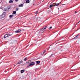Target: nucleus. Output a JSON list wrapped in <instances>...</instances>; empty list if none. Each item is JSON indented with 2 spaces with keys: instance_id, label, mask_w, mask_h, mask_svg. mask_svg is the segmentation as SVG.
Segmentation results:
<instances>
[{
  "instance_id": "obj_27",
  "label": "nucleus",
  "mask_w": 80,
  "mask_h": 80,
  "mask_svg": "<svg viewBox=\"0 0 80 80\" xmlns=\"http://www.w3.org/2000/svg\"><path fill=\"white\" fill-rule=\"evenodd\" d=\"M75 13H77V11H75Z\"/></svg>"
},
{
  "instance_id": "obj_16",
  "label": "nucleus",
  "mask_w": 80,
  "mask_h": 80,
  "mask_svg": "<svg viewBox=\"0 0 80 80\" xmlns=\"http://www.w3.org/2000/svg\"><path fill=\"white\" fill-rule=\"evenodd\" d=\"M13 14H16V11H14L13 12Z\"/></svg>"
},
{
  "instance_id": "obj_6",
  "label": "nucleus",
  "mask_w": 80,
  "mask_h": 80,
  "mask_svg": "<svg viewBox=\"0 0 80 80\" xmlns=\"http://www.w3.org/2000/svg\"><path fill=\"white\" fill-rule=\"evenodd\" d=\"M79 35H77L74 38V39H75V40H76V39H77V38H78V37H79Z\"/></svg>"
},
{
  "instance_id": "obj_15",
  "label": "nucleus",
  "mask_w": 80,
  "mask_h": 80,
  "mask_svg": "<svg viewBox=\"0 0 80 80\" xmlns=\"http://www.w3.org/2000/svg\"><path fill=\"white\" fill-rule=\"evenodd\" d=\"M20 63H22V61L18 62L17 64H20Z\"/></svg>"
},
{
  "instance_id": "obj_7",
  "label": "nucleus",
  "mask_w": 80,
  "mask_h": 80,
  "mask_svg": "<svg viewBox=\"0 0 80 80\" xmlns=\"http://www.w3.org/2000/svg\"><path fill=\"white\" fill-rule=\"evenodd\" d=\"M13 1L12 0H10L9 1V3H13Z\"/></svg>"
},
{
  "instance_id": "obj_14",
  "label": "nucleus",
  "mask_w": 80,
  "mask_h": 80,
  "mask_svg": "<svg viewBox=\"0 0 80 80\" xmlns=\"http://www.w3.org/2000/svg\"><path fill=\"white\" fill-rule=\"evenodd\" d=\"M12 17H13V15H10L9 16L10 18H12Z\"/></svg>"
},
{
  "instance_id": "obj_5",
  "label": "nucleus",
  "mask_w": 80,
  "mask_h": 80,
  "mask_svg": "<svg viewBox=\"0 0 80 80\" xmlns=\"http://www.w3.org/2000/svg\"><path fill=\"white\" fill-rule=\"evenodd\" d=\"M60 5V3H58L55 4V3H53V6H58Z\"/></svg>"
},
{
  "instance_id": "obj_9",
  "label": "nucleus",
  "mask_w": 80,
  "mask_h": 80,
  "mask_svg": "<svg viewBox=\"0 0 80 80\" xmlns=\"http://www.w3.org/2000/svg\"><path fill=\"white\" fill-rule=\"evenodd\" d=\"M8 37V34H6L4 35V38H7V37Z\"/></svg>"
},
{
  "instance_id": "obj_25",
  "label": "nucleus",
  "mask_w": 80,
  "mask_h": 80,
  "mask_svg": "<svg viewBox=\"0 0 80 80\" xmlns=\"http://www.w3.org/2000/svg\"><path fill=\"white\" fill-rule=\"evenodd\" d=\"M15 2H18V0H15Z\"/></svg>"
},
{
  "instance_id": "obj_8",
  "label": "nucleus",
  "mask_w": 80,
  "mask_h": 80,
  "mask_svg": "<svg viewBox=\"0 0 80 80\" xmlns=\"http://www.w3.org/2000/svg\"><path fill=\"white\" fill-rule=\"evenodd\" d=\"M40 63V61H36V63L37 64H39V63Z\"/></svg>"
},
{
  "instance_id": "obj_12",
  "label": "nucleus",
  "mask_w": 80,
  "mask_h": 80,
  "mask_svg": "<svg viewBox=\"0 0 80 80\" xmlns=\"http://www.w3.org/2000/svg\"><path fill=\"white\" fill-rule=\"evenodd\" d=\"M23 4H20L19 5V7H23Z\"/></svg>"
},
{
  "instance_id": "obj_28",
  "label": "nucleus",
  "mask_w": 80,
  "mask_h": 80,
  "mask_svg": "<svg viewBox=\"0 0 80 80\" xmlns=\"http://www.w3.org/2000/svg\"><path fill=\"white\" fill-rule=\"evenodd\" d=\"M80 21H79V22H78V23H77V24L78 23H80Z\"/></svg>"
},
{
  "instance_id": "obj_13",
  "label": "nucleus",
  "mask_w": 80,
  "mask_h": 80,
  "mask_svg": "<svg viewBox=\"0 0 80 80\" xmlns=\"http://www.w3.org/2000/svg\"><path fill=\"white\" fill-rule=\"evenodd\" d=\"M53 4H51V5H50L49 6V7L50 8H52V7H53Z\"/></svg>"
},
{
  "instance_id": "obj_11",
  "label": "nucleus",
  "mask_w": 80,
  "mask_h": 80,
  "mask_svg": "<svg viewBox=\"0 0 80 80\" xmlns=\"http://www.w3.org/2000/svg\"><path fill=\"white\" fill-rule=\"evenodd\" d=\"M24 71L25 70H21V73H23V72H24Z\"/></svg>"
},
{
  "instance_id": "obj_20",
  "label": "nucleus",
  "mask_w": 80,
  "mask_h": 80,
  "mask_svg": "<svg viewBox=\"0 0 80 80\" xmlns=\"http://www.w3.org/2000/svg\"><path fill=\"white\" fill-rule=\"evenodd\" d=\"M52 27H51L50 28H49V30H50V29H52Z\"/></svg>"
},
{
  "instance_id": "obj_29",
  "label": "nucleus",
  "mask_w": 80,
  "mask_h": 80,
  "mask_svg": "<svg viewBox=\"0 0 80 80\" xmlns=\"http://www.w3.org/2000/svg\"><path fill=\"white\" fill-rule=\"evenodd\" d=\"M3 17H2L1 18H3Z\"/></svg>"
},
{
  "instance_id": "obj_23",
  "label": "nucleus",
  "mask_w": 80,
  "mask_h": 80,
  "mask_svg": "<svg viewBox=\"0 0 80 80\" xmlns=\"http://www.w3.org/2000/svg\"><path fill=\"white\" fill-rule=\"evenodd\" d=\"M44 53H45V52H42L41 54H44Z\"/></svg>"
},
{
  "instance_id": "obj_24",
  "label": "nucleus",
  "mask_w": 80,
  "mask_h": 80,
  "mask_svg": "<svg viewBox=\"0 0 80 80\" xmlns=\"http://www.w3.org/2000/svg\"><path fill=\"white\" fill-rule=\"evenodd\" d=\"M38 13V11H37L36 12V13L37 14V13Z\"/></svg>"
},
{
  "instance_id": "obj_30",
  "label": "nucleus",
  "mask_w": 80,
  "mask_h": 80,
  "mask_svg": "<svg viewBox=\"0 0 80 80\" xmlns=\"http://www.w3.org/2000/svg\"><path fill=\"white\" fill-rule=\"evenodd\" d=\"M2 17V15L1 16V17Z\"/></svg>"
},
{
  "instance_id": "obj_3",
  "label": "nucleus",
  "mask_w": 80,
  "mask_h": 80,
  "mask_svg": "<svg viewBox=\"0 0 80 80\" xmlns=\"http://www.w3.org/2000/svg\"><path fill=\"white\" fill-rule=\"evenodd\" d=\"M21 31V29H18V30H17L16 31H15V33H19Z\"/></svg>"
},
{
  "instance_id": "obj_21",
  "label": "nucleus",
  "mask_w": 80,
  "mask_h": 80,
  "mask_svg": "<svg viewBox=\"0 0 80 80\" xmlns=\"http://www.w3.org/2000/svg\"><path fill=\"white\" fill-rule=\"evenodd\" d=\"M28 63H29V62H26V65L28 64Z\"/></svg>"
},
{
  "instance_id": "obj_22",
  "label": "nucleus",
  "mask_w": 80,
  "mask_h": 80,
  "mask_svg": "<svg viewBox=\"0 0 80 80\" xmlns=\"http://www.w3.org/2000/svg\"><path fill=\"white\" fill-rule=\"evenodd\" d=\"M52 56H53V54H52L50 56V57H52Z\"/></svg>"
},
{
  "instance_id": "obj_26",
  "label": "nucleus",
  "mask_w": 80,
  "mask_h": 80,
  "mask_svg": "<svg viewBox=\"0 0 80 80\" xmlns=\"http://www.w3.org/2000/svg\"><path fill=\"white\" fill-rule=\"evenodd\" d=\"M45 52H46V50H45L43 52H44V53H45Z\"/></svg>"
},
{
  "instance_id": "obj_31",
  "label": "nucleus",
  "mask_w": 80,
  "mask_h": 80,
  "mask_svg": "<svg viewBox=\"0 0 80 80\" xmlns=\"http://www.w3.org/2000/svg\"><path fill=\"white\" fill-rule=\"evenodd\" d=\"M6 10H5V11H6Z\"/></svg>"
},
{
  "instance_id": "obj_4",
  "label": "nucleus",
  "mask_w": 80,
  "mask_h": 80,
  "mask_svg": "<svg viewBox=\"0 0 80 80\" xmlns=\"http://www.w3.org/2000/svg\"><path fill=\"white\" fill-rule=\"evenodd\" d=\"M12 34H13V33L12 32H9V33L8 34V37H10L11 35H12Z\"/></svg>"
},
{
  "instance_id": "obj_2",
  "label": "nucleus",
  "mask_w": 80,
  "mask_h": 80,
  "mask_svg": "<svg viewBox=\"0 0 80 80\" xmlns=\"http://www.w3.org/2000/svg\"><path fill=\"white\" fill-rule=\"evenodd\" d=\"M35 65V62H32L29 64L28 65L27 67H30V66H33V65Z\"/></svg>"
},
{
  "instance_id": "obj_1",
  "label": "nucleus",
  "mask_w": 80,
  "mask_h": 80,
  "mask_svg": "<svg viewBox=\"0 0 80 80\" xmlns=\"http://www.w3.org/2000/svg\"><path fill=\"white\" fill-rule=\"evenodd\" d=\"M44 30H45V29H44L43 28H42L41 31H40V32H39V31H38V32H37V33H38L37 34L38 35H43V32H42V33H41V32H43V31H44Z\"/></svg>"
},
{
  "instance_id": "obj_19",
  "label": "nucleus",
  "mask_w": 80,
  "mask_h": 80,
  "mask_svg": "<svg viewBox=\"0 0 80 80\" xmlns=\"http://www.w3.org/2000/svg\"><path fill=\"white\" fill-rule=\"evenodd\" d=\"M16 11H18V8H17L16 9Z\"/></svg>"
},
{
  "instance_id": "obj_10",
  "label": "nucleus",
  "mask_w": 80,
  "mask_h": 80,
  "mask_svg": "<svg viewBox=\"0 0 80 80\" xmlns=\"http://www.w3.org/2000/svg\"><path fill=\"white\" fill-rule=\"evenodd\" d=\"M26 2L27 3H30V1L29 0H27Z\"/></svg>"
},
{
  "instance_id": "obj_17",
  "label": "nucleus",
  "mask_w": 80,
  "mask_h": 80,
  "mask_svg": "<svg viewBox=\"0 0 80 80\" xmlns=\"http://www.w3.org/2000/svg\"><path fill=\"white\" fill-rule=\"evenodd\" d=\"M27 58H25L24 59V61H27Z\"/></svg>"
},
{
  "instance_id": "obj_18",
  "label": "nucleus",
  "mask_w": 80,
  "mask_h": 80,
  "mask_svg": "<svg viewBox=\"0 0 80 80\" xmlns=\"http://www.w3.org/2000/svg\"><path fill=\"white\" fill-rule=\"evenodd\" d=\"M47 26H46L45 27V28H43L45 30L46 29V28H47Z\"/></svg>"
}]
</instances>
